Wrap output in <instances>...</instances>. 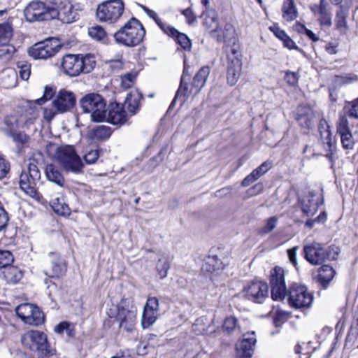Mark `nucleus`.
I'll use <instances>...</instances> for the list:
<instances>
[{
    "instance_id": "nucleus-29",
    "label": "nucleus",
    "mask_w": 358,
    "mask_h": 358,
    "mask_svg": "<svg viewBox=\"0 0 358 358\" xmlns=\"http://www.w3.org/2000/svg\"><path fill=\"white\" fill-rule=\"evenodd\" d=\"M314 117V113L309 106H300L297 108L296 120L301 127L310 128L313 125Z\"/></svg>"
},
{
    "instance_id": "nucleus-8",
    "label": "nucleus",
    "mask_w": 358,
    "mask_h": 358,
    "mask_svg": "<svg viewBox=\"0 0 358 358\" xmlns=\"http://www.w3.org/2000/svg\"><path fill=\"white\" fill-rule=\"evenodd\" d=\"M124 11L123 0H106L97 6L96 16L100 22L113 24L119 20Z\"/></svg>"
},
{
    "instance_id": "nucleus-1",
    "label": "nucleus",
    "mask_w": 358,
    "mask_h": 358,
    "mask_svg": "<svg viewBox=\"0 0 358 358\" xmlns=\"http://www.w3.org/2000/svg\"><path fill=\"white\" fill-rule=\"evenodd\" d=\"M213 38L225 44L227 59V80L230 85H234L238 80L242 71L241 54L240 46L236 43V30L232 24L225 23L220 25L218 31Z\"/></svg>"
},
{
    "instance_id": "nucleus-38",
    "label": "nucleus",
    "mask_w": 358,
    "mask_h": 358,
    "mask_svg": "<svg viewBox=\"0 0 358 358\" xmlns=\"http://www.w3.org/2000/svg\"><path fill=\"white\" fill-rule=\"evenodd\" d=\"M90 135L93 139L106 140L111 135V129L108 126H97L90 130Z\"/></svg>"
},
{
    "instance_id": "nucleus-15",
    "label": "nucleus",
    "mask_w": 358,
    "mask_h": 358,
    "mask_svg": "<svg viewBox=\"0 0 358 358\" xmlns=\"http://www.w3.org/2000/svg\"><path fill=\"white\" fill-rule=\"evenodd\" d=\"M304 258L312 265H320L330 259V253L321 243L313 242L304 245Z\"/></svg>"
},
{
    "instance_id": "nucleus-50",
    "label": "nucleus",
    "mask_w": 358,
    "mask_h": 358,
    "mask_svg": "<svg viewBox=\"0 0 358 358\" xmlns=\"http://www.w3.org/2000/svg\"><path fill=\"white\" fill-rule=\"evenodd\" d=\"M348 120L345 115H340L337 123V132L339 134L350 131L348 126Z\"/></svg>"
},
{
    "instance_id": "nucleus-4",
    "label": "nucleus",
    "mask_w": 358,
    "mask_h": 358,
    "mask_svg": "<svg viewBox=\"0 0 358 358\" xmlns=\"http://www.w3.org/2000/svg\"><path fill=\"white\" fill-rule=\"evenodd\" d=\"M96 65V59L94 55H66L62 62L64 72L71 76L76 77L81 73L91 72Z\"/></svg>"
},
{
    "instance_id": "nucleus-6",
    "label": "nucleus",
    "mask_w": 358,
    "mask_h": 358,
    "mask_svg": "<svg viewBox=\"0 0 358 358\" xmlns=\"http://www.w3.org/2000/svg\"><path fill=\"white\" fill-rule=\"evenodd\" d=\"M80 105L83 113L90 114L93 122L105 120L106 103L101 95L96 93L87 94L80 100Z\"/></svg>"
},
{
    "instance_id": "nucleus-49",
    "label": "nucleus",
    "mask_w": 358,
    "mask_h": 358,
    "mask_svg": "<svg viewBox=\"0 0 358 358\" xmlns=\"http://www.w3.org/2000/svg\"><path fill=\"white\" fill-rule=\"evenodd\" d=\"M341 143L343 148L350 150L352 149L355 141L350 131L340 134Z\"/></svg>"
},
{
    "instance_id": "nucleus-56",
    "label": "nucleus",
    "mask_w": 358,
    "mask_h": 358,
    "mask_svg": "<svg viewBox=\"0 0 358 358\" xmlns=\"http://www.w3.org/2000/svg\"><path fill=\"white\" fill-rule=\"evenodd\" d=\"M20 68L19 75L22 80H27L31 74V68L30 65L28 64H22V65H19Z\"/></svg>"
},
{
    "instance_id": "nucleus-35",
    "label": "nucleus",
    "mask_w": 358,
    "mask_h": 358,
    "mask_svg": "<svg viewBox=\"0 0 358 358\" xmlns=\"http://www.w3.org/2000/svg\"><path fill=\"white\" fill-rule=\"evenodd\" d=\"M45 174L47 178L59 186H63L64 178L59 170L53 165L49 164L46 166Z\"/></svg>"
},
{
    "instance_id": "nucleus-62",
    "label": "nucleus",
    "mask_w": 358,
    "mask_h": 358,
    "mask_svg": "<svg viewBox=\"0 0 358 358\" xmlns=\"http://www.w3.org/2000/svg\"><path fill=\"white\" fill-rule=\"evenodd\" d=\"M39 358H59L55 350L47 346L45 350L40 352Z\"/></svg>"
},
{
    "instance_id": "nucleus-42",
    "label": "nucleus",
    "mask_w": 358,
    "mask_h": 358,
    "mask_svg": "<svg viewBox=\"0 0 358 358\" xmlns=\"http://www.w3.org/2000/svg\"><path fill=\"white\" fill-rule=\"evenodd\" d=\"M170 268V262L166 257H162L159 258L156 268L161 278H164L167 276L168 271Z\"/></svg>"
},
{
    "instance_id": "nucleus-2",
    "label": "nucleus",
    "mask_w": 358,
    "mask_h": 358,
    "mask_svg": "<svg viewBox=\"0 0 358 358\" xmlns=\"http://www.w3.org/2000/svg\"><path fill=\"white\" fill-rule=\"evenodd\" d=\"M45 152L50 158L56 160L66 172L78 173L83 169L82 161L72 145H59L50 143L46 145Z\"/></svg>"
},
{
    "instance_id": "nucleus-27",
    "label": "nucleus",
    "mask_w": 358,
    "mask_h": 358,
    "mask_svg": "<svg viewBox=\"0 0 358 358\" xmlns=\"http://www.w3.org/2000/svg\"><path fill=\"white\" fill-rule=\"evenodd\" d=\"M320 204H322L321 195L310 192L302 200V210L308 216H312L317 211L318 206Z\"/></svg>"
},
{
    "instance_id": "nucleus-40",
    "label": "nucleus",
    "mask_w": 358,
    "mask_h": 358,
    "mask_svg": "<svg viewBox=\"0 0 358 358\" xmlns=\"http://www.w3.org/2000/svg\"><path fill=\"white\" fill-rule=\"evenodd\" d=\"M4 276L8 282L15 284L22 278V273L18 268L10 266L7 267Z\"/></svg>"
},
{
    "instance_id": "nucleus-25",
    "label": "nucleus",
    "mask_w": 358,
    "mask_h": 358,
    "mask_svg": "<svg viewBox=\"0 0 358 358\" xmlns=\"http://www.w3.org/2000/svg\"><path fill=\"white\" fill-rule=\"evenodd\" d=\"M142 94L138 90H132L126 96L122 106L129 117L136 115L140 110V101Z\"/></svg>"
},
{
    "instance_id": "nucleus-13",
    "label": "nucleus",
    "mask_w": 358,
    "mask_h": 358,
    "mask_svg": "<svg viewBox=\"0 0 358 358\" xmlns=\"http://www.w3.org/2000/svg\"><path fill=\"white\" fill-rule=\"evenodd\" d=\"M15 312L21 320L29 325L38 326L44 321L43 312L32 303H22L16 307Z\"/></svg>"
},
{
    "instance_id": "nucleus-28",
    "label": "nucleus",
    "mask_w": 358,
    "mask_h": 358,
    "mask_svg": "<svg viewBox=\"0 0 358 358\" xmlns=\"http://www.w3.org/2000/svg\"><path fill=\"white\" fill-rule=\"evenodd\" d=\"M270 31H272L274 36L282 43L285 48L289 50H297L301 51L296 43L287 34L285 30L281 29L278 24L273 23V24L270 26Z\"/></svg>"
},
{
    "instance_id": "nucleus-33",
    "label": "nucleus",
    "mask_w": 358,
    "mask_h": 358,
    "mask_svg": "<svg viewBox=\"0 0 358 358\" xmlns=\"http://www.w3.org/2000/svg\"><path fill=\"white\" fill-rule=\"evenodd\" d=\"M143 10L145 12V13L152 19L155 20L158 27L161 29V30L164 33H170L173 34V31L175 32V28L173 27L170 26L166 22L162 20L161 18L159 17L158 15L155 11L149 9L145 6H141Z\"/></svg>"
},
{
    "instance_id": "nucleus-3",
    "label": "nucleus",
    "mask_w": 358,
    "mask_h": 358,
    "mask_svg": "<svg viewBox=\"0 0 358 358\" xmlns=\"http://www.w3.org/2000/svg\"><path fill=\"white\" fill-rule=\"evenodd\" d=\"M110 318H115L120 329L127 332L135 330L136 308L127 299L122 300L118 305H112L107 311Z\"/></svg>"
},
{
    "instance_id": "nucleus-52",
    "label": "nucleus",
    "mask_w": 358,
    "mask_h": 358,
    "mask_svg": "<svg viewBox=\"0 0 358 358\" xmlns=\"http://www.w3.org/2000/svg\"><path fill=\"white\" fill-rule=\"evenodd\" d=\"M55 331L57 334H62L66 332L69 336H71L72 329L71 324L67 322H62L55 327Z\"/></svg>"
},
{
    "instance_id": "nucleus-55",
    "label": "nucleus",
    "mask_w": 358,
    "mask_h": 358,
    "mask_svg": "<svg viewBox=\"0 0 358 358\" xmlns=\"http://www.w3.org/2000/svg\"><path fill=\"white\" fill-rule=\"evenodd\" d=\"M10 171V164L8 162L0 156V179L6 177Z\"/></svg>"
},
{
    "instance_id": "nucleus-53",
    "label": "nucleus",
    "mask_w": 358,
    "mask_h": 358,
    "mask_svg": "<svg viewBox=\"0 0 358 358\" xmlns=\"http://www.w3.org/2000/svg\"><path fill=\"white\" fill-rule=\"evenodd\" d=\"M350 116L358 118V98L353 101L348 103L345 107Z\"/></svg>"
},
{
    "instance_id": "nucleus-23",
    "label": "nucleus",
    "mask_w": 358,
    "mask_h": 358,
    "mask_svg": "<svg viewBox=\"0 0 358 358\" xmlns=\"http://www.w3.org/2000/svg\"><path fill=\"white\" fill-rule=\"evenodd\" d=\"M319 132L320 134V141L322 143L324 149L328 152L327 156L331 159L333 155L335 140L332 136L330 131V127L327 121L322 120L320 122Z\"/></svg>"
},
{
    "instance_id": "nucleus-32",
    "label": "nucleus",
    "mask_w": 358,
    "mask_h": 358,
    "mask_svg": "<svg viewBox=\"0 0 358 358\" xmlns=\"http://www.w3.org/2000/svg\"><path fill=\"white\" fill-rule=\"evenodd\" d=\"M50 206L52 210L59 215L69 216L71 214V209L62 196L53 199L50 201Z\"/></svg>"
},
{
    "instance_id": "nucleus-39",
    "label": "nucleus",
    "mask_w": 358,
    "mask_h": 358,
    "mask_svg": "<svg viewBox=\"0 0 358 358\" xmlns=\"http://www.w3.org/2000/svg\"><path fill=\"white\" fill-rule=\"evenodd\" d=\"M38 116V112L33 109L29 108L26 110L19 119L17 120V124L18 126H27L33 124Z\"/></svg>"
},
{
    "instance_id": "nucleus-11",
    "label": "nucleus",
    "mask_w": 358,
    "mask_h": 358,
    "mask_svg": "<svg viewBox=\"0 0 358 358\" xmlns=\"http://www.w3.org/2000/svg\"><path fill=\"white\" fill-rule=\"evenodd\" d=\"M61 48L57 38H49L33 45L28 49V53L34 59H48L59 52Z\"/></svg>"
},
{
    "instance_id": "nucleus-64",
    "label": "nucleus",
    "mask_w": 358,
    "mask_h": 358,
    "mask_svg": "<svg viewBox=\"0 0 358 358\" xmlns=\"http://www.w3.org/2000/svg\"><path fill=\"white\" fill-rule=\"evenodd\" d=\"M181 13L186 17L187 22L189 24H192L196 21V17L190 8L182 10Z\"/></svg>"
},
{
    "instance_id": "nucleus-58",
    "label": "nucleus",
    "mask_w": 358,
    "mask_h": 358,
    "mask_svg": "<svg viewBox=\"0 0 358 358\" xmlns=\"http://www.w3.org/2000/svg\"><path fill=\"white\" fill-rule=\"evenodd\" d=\"M188 69H189V66L187 64L186 60L185 59L184 60V70H183V73H182V76L181 78L180 85L177 91L176 95L175 96V99L180 98V96L182 94V90L183 88V85L185 84V78L187 76H189Z\"/></svg>"
},
{
    "instance_id": "nucleus-31",
    "label": "nucleus",
    "mask_w": 358,
    "mask_h": 358,
    "mask_svg": "<svg viewBox=\"0 0 358 358\" xmlns=\"http://www.w3.org/2000/svg\"><path fill=\"white\" fill-rule=\"evenodd\" d=\"M202 17L204 20V26L210 32L212 36L214 37V35L218 31L220 27L217 15L213 11H206L203 13Z\"/></svg>"
},
{
    "instance_id": "nucleus-9",
    "label": "nucleus",
    "mask_w": 358,
    "mask_h": 358,
    "mask_svg": "<svg viewBox=\"0 0 358 358\" xmlns=\"http://www.w3.org/2000/svg\"><path fill=\"white\" fill-rule=\"evenodd\" d=\"M289 306L296 310L309 308L313 301V294L304 285L294 282L287 289Z\"/></svg>"
},
{
    "instance_id": "nucleus-21",
    "label": "nucleus",
    "mask_w": 358,
    "mask_h": 358,
    "mask_svg": "<svg viewBox=\"0 0 358 358\" xmlns=\"http://www.w3.org/2000/svg\"><path fill=\"white\" fill-rule=\"evenodd\" d=\"M49 257L50 264L45 271V274L52 278H62L66 272V262L57 253L50 252Z\"/></svg>"
},
{
    "instance_id": "nucleus-47",
    "label": "nucleus",
    "mask_w": 358,
    "mask_h": 358,
    "mask_svg": "<svg viewBox=\"0 0 358 358\" xmlns=\"http://www.w3.org/2000/svg\"><path fill=\"white\" fill-rule=\"evenodd\" d=\"M206 319L205 317H199L196 320L192 325V329L196 334H207V328L206 325Z\"/></svg>"
},
{
    "instance_id": "nucleus-54",
    "label": "nucleus",
    "mask_w": 358,
    "mask_h": 358,
    "mask_svg": "<svg viewBox=\"0 0 358 358\" xmlns=\"http://www.w3.org/2000/svg\"><path fill=\"white\" fill-rule=\"evenodd\" d=\"M236 318L232 316L228 317L224 321L223 328L225 331L230 333L236 327Z\"/></svg>"
},
{
    "instance_id": "nucleus-7",
    "label": "nucleus",
    "mask_w": 358,
    "mask_h": 358,
    "mask_svg": "<svg viewBox=\"0 0 358 358\" xmlns=\"http://www.w3.org/2000/svg\"><path fill=\"white\" fill-rule=\"evenodd\" d=\"M41 179V172L34 161H30L27 169L20 175V187L24 193L31 198L39 200L40 194L36 186Z\"/></svg>"
},
{
    "instance_id": "nucleus-48",
    "label": "nucleus",
    "mask_w": 358,
    "mask_h": 358,
    "mask_svg": "<svg viewBox=\"0 0 358 358\" xmlns=\"http://www.w3.org/2000/svg\"><path fill=\"white\" fill-rule=\"evenodd\" d=\"M289 314L283 310H276L273 318V324L276 327H280L289 318Z\"/></svg>"
},
{
    "instance_id": "nucleus-14",
    "label": "nucleus",
    "mask_w": 358,
    "mask_h": 358,
    "mask_svg": "<svg viewBox=\"0 0 358 358\" xmlns=\"http://www.w3.org/2000/svg\"><path fill=\"white\" fill-rule=\"evenodd\" d=\"M24 14L29 22L52 20V4L46 5L42 1H31L25 8Z\"/></svg>"
},
{
    "instance_id": "nucleus-44",
    "label": "nucleus",
    "mask_w": 358,
    "mask_h": 358,
    "mask_svg": "<svg viewBox=\"0 0 358 358\" xmlns=\"http://www.w3.org/2000/svg\"><path fill=\"white\" fill-rule=\"evenodd\" d=\"M15 52V48L9 43L0 45V59L6 62L10 59Z\"/></svg>"
},
{
    "instance_id": "nucleus-59",
    "label": "nucleus",
    "mask_w": 358,
    "mask_h": 358,
    "mask_svg": "<svg viewBox=\"0 0 358 358\" xmlns=\"http://www.w3.org/2000/svg\"><path fill=\"white\" fill-rule=\"evenodd\" d=\"M99 157L98 150H93L87 152L85 156L84 159L87 164H94L96 162Z\"/></svg>"
},
{
    "instance_id": "nucleus-5",
    "label": "nucleus",
    "mask_w": 358,
    "mask_h": 358,
    "mask_svg": "<svg viewBox=\"0 0 358 358\" xmlns=\"http://www.w3.org/2000/svg\"><path fill=\"white\" fill-rule=\"evenodd\" d=\"M145 34V31L142 24L133 17L114 34V38L118 44L135 47L143 41Z\"/></svg>"
},
{
    "instance_id": "nucleus-10",
    "label": "nucleus",
    "mask_w": 358,
    "mask_h": 358,
    "mask_svg": "<svg viewBox=\"0 0 358 358\" xmlns=\"http://www.w3.org/2000/svg\"><path fill=\"white\" fill-rule=\"evenodd\" d=\"M52 19L58 18L63 23H72L79 19L78 9L70 0H52Z\"/></svg>"
},
{
    "instance_id": "nucleus-20",
    "label": "nucleus",
    "mask_w": 358,
    "mask_h": 358,
    "mask_svg": "<svg viewBox=\"0 0 358 358\" xmlns=\"http://www.w3.org/2000/svg\"><path fill=\"white\" fill-rule=\"evenodd\" d=\"M159 315V301L156 297H149L144 306L141 318V326L143 329L154 324Z\"/></svg>"
},
{
    "instance_id": "nucleus-12",
    "label": "nucleus",
    "mask_w": 358,
    "mask_h": 358,
    "mask_svg": "<svg viewBox=\"0 0 358 358\" xmlns=\"http://www.w3.org/2000/svg\"><path fill=\"white\" fill-rule=\"evenodd\" d=\"M286 271L281 266H275L270 273V286L271 287V297L275 301H282L287 295V289L285 284Z\"/></svg>"
},
{
    "instance_id": "nucleus-18",
    "label": "nucleus",
    "mask_w": 358,
    "mask_h": 358,
    "mask_svg": "<svg viewBox=\"0 0 358 358\" xmlns=\"http://www.w3.org/2000/svg\"><path fill=\"white\" fill-rule=\"evenodd\" d=\"M76 99L71 91L62 89L55 95L52 106L56 111L63 113L71 110L76 105Z\"/></svg>"
},
{
    "instance_id": "nucleus-36",
    "label": "nucleus",
    "mask_w": 358,
    "mask_h": 358,
    "mask_svg": "<svg viewBox=\"0 0 358 358\" xmlns=\"http://www.w3.org/2000/svg\"><path fill=\"white\" fill-rule=\"evenodd\" d=\"M298 12L294 5L293 0H284L282 6V17L286 21H293L297 17Z\"/></svg>"
},
{
    "instance_id": "nucleus-63",
    "label": "nucleus",
    "mask_w": 358,
    "mask_h": 358,
    "mask_svg": "<svg viewBox=\"0 0 358 358\" xmlns=\"http://www.w3.org/2000/svg\"><path fill=\"white\" fill-rule=\"evenodd\" d=\"M268 171V165L266 162H264L261 166H259L257 169H255L252 173L258 179L263 174L266 173Z\"/></svg>"
},
{
    "instance_id": "nucleus-57",
    "label": "nucleus",
    "mask_w": 358,
    "mask_h": 358,
    "mask_svg": "<svg viewBox=\"0 0 358 358\" xmlns=\"http://www.w3.org/2000/svg\"><path fill=\"white\" fill-rule=\"evenodd\" d=\"M136 76L132 73L124 75L121 78V85L122 87L127 89L132 86L134 82Z\"/></svg>"
},
{
    "instance_id": "nucleus-43",
    "label": "nucleus",
    "mask_w": 358,
    "mask_h": 358,
    "mask_svg": "<svg viewBox=\"0 0 358 358\" xmlns=\"http://www.w3.org/2000/svg\"><path fill=\"white\" fill-rule=\"evenodd\" d=\"M88 34L97 41H103L106 38V33L103 28L99 25L94 26L88 29Z\"/></svg>"
},
{
    "instance_id": "nucleus-24",
    "label": "nucleus",
    "mask_w": 358,
    "mask_h": 358,
    "mask_svg": "<svg viewBox=\"0 0 358 358\" xmlns=\"http://www.w3.org/2000/svg\"><path fill=\"white\" fill-rule=\"evenodd\" d=\"M128 115L122 105L117 103H111L108 106V113H106L105 120L113 124H122L128 120Z\"/></svg>"
},
{
    "instance_id": "nucleus-61",
    "label": "nucleus",
    "mask_w": 358,
    "mask_h": 358,
    "mask_svg": "<svg viewBox=\"0 0 358 358\" xmlns=\"http://www.w3.org/2000/svg\"><path fill=\"white\" fill-rule=\"evenodd\" d=\"M299 74L296 72H287L285 79L286 82L290 85H295L297 84L299 80Z\"/></svg>"
},
{
    "instance_id": "nucleus-30",
    "label": "nucleus",
    "mask_w": 358,
    "mask_h": 358,
    "mask_svg": "<svg viewBox=\"0 0 358 358\" xmlns=\"http://www.w3.org/2000/svg\"><path fill=\"white\" fill-rule=\"evenodd\" d=\"M348 16V10L343 6H340L339 9L336 11L334 24L336 29L342 34H345L349 30V26L347 22Z\"/></svg>"
},
{
    "instance_id": "nucleus-16",
    "label": "nucleus",
    "mask_w": 358,
    "mask_h": 358,
    "mask_svg": "<svg viewBox=\"0 0 358 358\" xmlns=\"http://www.w3.org/2000/svg\"><path fill=\"white\" fill-rule=\"evenodd\" d=\"M21 341L24 347L34 352H41L48 346L46 334L38 330L27 331L22 336Z\"/></svg>"
},
{
    "instance_id": "nucleus-46",
    "label": "nucleus",
    "mask_w": 358,
    "mask_h": 358,
    "mask_svg": "<svg viewBox=\"0 0 358 358\" xmlns=\"http://www.w3.org/2000/svg\"><path fill=\"white\" fill-rule=\"evenodd\" d=\"M13 262V257L8 250H0V268H7Z\"/></svg>"
},
{
    "instance_id": "nucleus-45",
    "label": "nucleus",
    "mask_w": 358,
    "mask_h": 358,
    "mask_svg": "<svg viewBox=\"0 0 358 358\" xmlns=\"http://www.w3.org/2000/svg\"><path fill=\"white\" fill-rule=\"evenodd\" d=\"M222 268V262L215 256L208 257L206 260V269L209 272H214Z\"/></svg>"
},
{
    "instance_id": "nucleus-22",
    "label": "nucleus",
    "mask_w": 358,
    "mask_h": 358,
    "mask_svg": "<svg viewBox=\"0 0 358 358\" xmlns=\"http://www.w3.org/2000/svg\"><path fill=\"white\" fill-rule=\"evenodd\" d=\"M256 342L254 331L245 334L236 345V358H252Z\"/></svg>"
},
{
    "instance_id": "nucleus-17",
    "label": "nucleus",
    "mask_w": 358,
    "mask_h": 358,
    "mask_svg": "<svg viewBox=\"0 0 358 358\" xmlns=\"http://www.w3.org/2000/svg\"><path fill=\"white\" fill-rule=\"evenodd\" d=\"M210 74V68L208 66H203L199 69L194 77L190 87L187 84L183 85L181 96H194L205 85L206 81Z\"/></svg>"
},
{
    "instance_id": "nucleus-37",
    "label": "nucleus",
    "mask_w": 358,
    "mask_h": 358,
    "mask_svg": "<svg viewBox=\"0 0 358 358\" xmlns=\"http://www.w3.org/2000/svg\"><path fill=\"white\" fill-rule=\"evenodd\" d=\"M175 31V32L173 31V34H171V32L164 34L174 38L176 43L185 50H190L192 48V43L189 37L186 34L179 32L176 28Z\"/></svg>"
},
{
    "instance_id": "nucleus-34",
    "label": "nucleus",
    "mask_w": 358,
    "mask_h": 358,
    "mask_svg": "<svg viewBox=\"0 0 358 358\" xmlns=\"http://www.w3.org/2000/svg\"><path fill=\"white\" fill-rule=\"evenodd\" d=\"M336 272L331 266L324 265L319 269L318 281L323 287H327L332 280Z\"/></svg>"
},
{
    "instance_id": "nucleus-19",
    "label": "nucleus",
    "mask_w": 358,
    "mask_h": 358,
    "mask_svg": "<svg viewBox=\"0 0 358 358\" xmlns=\"http://www.w3.org/2000/svg\"><path fill=\"white\" fill-rule=\"evenodd\" d=\"M268 290V287L266 282L252 281L245 287L243 293L248 299L261 303L266 300Z\"/></svg>"
},
{
    "instance_id": "nucleus-26",
    "label": "nucleus",
    "mask_w": 358,
    "mask_h": 358,
    "mask_svg": "<svg viewBox=\"0 0 358 358\" xmlns=\"http://www.w3.org/2000/svg\"><path fill=\"white\" fill-rule=\"evenodd\" d=\"M312 10L318 15V20L322 25L327 27L331 25V11L326 0H320L318 5L312 7Z\"/></svg>"
},
{
    "instance_id": "nucleus-41",
    "label": "nucleus",
    "mask_w": 358,
    "mask_h": 358,
    "mask_svg": "<svg viewBox=\"0 0 358 358\" xmlns=\"http://www.w3.org/2000/svg\"><path fill=\"white\" fill-rule=\"evenodd\" d=\"M13 36V29L9 23L0 24V45L9 43Z\"/></svg>"
},
{
    "instance_id": "nucleus-51",
    "label": "nucleus",
    "mask_w": 358,
    "mask_h": 358,
    "mask_svg": "<svg viewBox=\"0 0 358 358\" xmlns=\"http://www.w3.org/2000/svg\"><path fill=\"white\" fill-rule=\"evenodd\" d=\"M55 92L52 87L46 86L44 89L43 95L40 99L36 100V103L38 105L45 103L48 100H50L53 96Z\"/></svg>"
},
{
    "instance_id": "nucleus-60",
    "label": "nucleus",
    "mask_w": 358,
    "mask_h": 358,
    "mask_svg": "<svg viewBox=\"0 0 358 358\" xmlns=\"http://www.w3.org/2000/svg\"><path fill=\"white\" fill-rule=\"evenodd\" d=\"M13 141L21 145L26 144L29 141V136L22 132L14 133L12 135Z\"/></svg>"
}]
</instances>
